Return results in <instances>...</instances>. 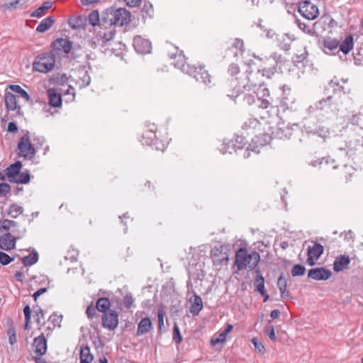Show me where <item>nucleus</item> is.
<instances>
[{"label":"nucleus","instance_id":"nucleus-47","mask_svg":"<svg viewBox=\"0 0 363 363\" xmlns=\"http://www.w3.org/2000/svg\"><path fill=\"white\" fill-rule=\"evenodd\" d=\"M329 159L328 158H321L320 160L311 162V165L313 167H319L320 168H323L325 169H328L330 167L329 166Z\"/></svg>","mask_w":363,"mask_h":363},{"label":"nucleus","instance_id":"nucleus-23","mask_svg":"<svg viewBox=\"0 0 363 363\" xmlns=\"http://www.w3.org/2000/svg\"><path fill=\"white\" fill-rule=\"evenodd\" d=\"M22 167V163L21 161H16L15 163L11 164L9 167L6 169V174L8 180L10 182H13L15 179L18 176L21 172Z\"/></svg>","mask_w":363,"mask_h":363},{"label":"nucleus","instance_id":"nucleus-32","mask_svg":"<svg viewBox=\"0 0 363 363\" xmlns=\"http://www.w3.org/2000/svg\"><path fill=\"white\" fill-rule=\"evenodd\" d=\"M52 6V2L51 1H45L42 6L38 7L36 10H35L32 13V17L40 18L46 13V11L50 9Z\"/></svg>","mask_w":363,"mask_h":363},{"label":"nucleus","instance_id":"nucleus-2","mask_svg":"<svg viewBox=\"0 0 363 363\" xmlns=\"http://www.w3.org/2000/svg\"><path fill=\"white\" fill-rule=\"evenodd\" d=\"M260 260V255L255 251L248 252L245 247H240L236 252L235 264L238 270L246 269L252 271L257 266Z\"/></svg>","mask_w":363,"mask_h":363},{"label":"nucleus","instance_id":"nucleus-53","mask_svg":"<svg viewBox=\"0 0 363 363\" xmlns=\"http://www.w3.org/2000/svg\"><path fill=\"white\" fill-rule=\"evenodd\" d=\"M14 259L13 257H11L9 255L4 252H0V263L2 265H6Z\"/></svg>","mask_w":363,"mask_h":363},{"label":"nucleus","instance_id":"nucleus-39","mask_svg":"<svg viewBox=\"0 0 363 363\" xmlns=\"http://www.w3.org/2000/svg\"><path fill=\"white\" fill-rule=\"evenodd\" d=\"M296 23L298 28L305 33H307L310 35H313L315 33V31L313 27L309 26L306 23L302 22L301 20L296 19Z\"/></svg>","mask_w":363,"mask_h":363},{"label":"nucleus","instance_id":"nucleus-40","mask_svg":"<svg viewBox=\"0 0 363 363\" xmlns=\"http://www.w3.org/2000/svg\"><path fill=\"white\" fill-rule=\"evenodd\" d=\"M89 22L93 26H96L99 25L101 23V17L100 18L99 13L98 10L92 11L89 15Z\"/></svg>","mask_w":363,"mask_h":363},{"label":"nucleus","instance_id":"nucleus-5","mask_svg":"<svg viewBox=\"0 0 363 363\" xmlns=\"http://www.w3.org/2000/svg\"><path fill=\"white\" fill-rule=\"evenodd\" d=\"M55 65V54L50 51L38 55L33 63V68L37 72L48 73L53 69Z\"/></svg>","mask_w":363,"mask_h":363},{"label":"nucleus","instance_id":"nucleus-17","mask_svg":"<svg viewBox=\"0 0 363 363\" xmlns=\"http://www.w3.org/2000/svg\"><path fill=\"white\" fill-rule=\"evenodd\" d=\"M192 72H190L189 75L193 76L196 81L203 82L205 84L211 83V75L203 67H194L192 68Z\"/></svg>","mask_w":363,"mask_h":363},{"label":"nucleus","instance_id":"nucleus-30","mask_svg":"<svg viewBox=\"0 0 363 363\" xmlns=\"http://www.w3.org/2000/svg\"><path fill=\"white\" fill-rule=\"evenodd\" d=\"M94 357L90 352V348L86 345L81 347L80 350V363H90Z\"/></svg>","mask_w":363,"mask_h":363},{"label":"nucleus","instance_id":"nucleus-4","mask_svg":"<svg viewBox=\"0 0 363 363\" xmlns=\"http://www.w3.org/2000/svg\"><path fill=\"white\" fill-rule=\"evenodd\" d=\"M340 101L335 96H328L323 98L315 104V107L310 106L309 110L316 109L319 111L324 117L330 118L336 116L339 112Z\"/></svg>","mask_w":363,"mask_h":363},{"label":"nucleus","instance_id":"nucleus-29","mask_svg":"<svg viewBox=\"0 0 363 363\" xmlns=\"http://www.w3.org/2000/svg\"><path fill=\"white\" fill-rule=\"evenodd\" d=\"M340 50L344 54H348L354 47L353 37L352 35L347 36L345 40L339 45Z\"/></svg>","mask_w":363,"mask_h":363},{"label":"nucleus","instance_id":"nucleus-50","mask_svg":"<svg viewBox=\"0 0 363 363\" xmlns=\"http://www.w3.org/2000/svg\"><path fill=\"white\" fill-rule=\"evenodd\" d=\"M33 312L36 317V322L38 324H41L42 321L45 319L43 311L39 306L33 307Z\"/></svg>","mask_w":363,"mask_h":363},{"label":"nucleus","instance_id":"nucleus-42","mask_svg":"<svg viewBox=\"0 0 363 363\" xmlns=\"http://www.w3.org/2000/svg\"><path fill=\"white\" fill-rule=\"evenodd\" d=\"M254 286L255 290L259 292L261 295L265 294L264 279L263 276H259L258 278H255Z\"/></svg>","mask_w":363,"mask_h":363},{"label":"nucleus","instance_id":"nucleus-58","mask_svg":"<svg viewBox=\"0 0 363 363\" xmlns=\"http://www.w3.org/2000/svg\"><path fill=\"white\" fill-rule=\"evenodd\" d=\"M252 343L254 345L255 348L257 352H263L264 351V345L257 338H252Z\"/></svg>","mask_w":363,"mask_h":363},{"label":"nucleus","instance_id":"nucleus-44","mask_svg":"<svg viewBox=\"0 0 363 363\" xmlns=\"http://www.w3.org/2000/svg\"><path fill=\"white\" fill-rule=\"evenodd\" d=\"M30 179V175L28 171L20 172L18 176L15 179L13 182L17 184H27L29 182Z\"/></svg>","mask_w":363,"mask_h":363},{"label":"nucleus","instance_id":"nucleus-18","mask_svg":"<svg viewBox=\"0 0 363 363\" xmlns=\"http://www.w3.org/2000/svg\"><path fill=\"white\" fill-rule=\"evenodd\" d=\"M332 276V272L324 267L311 269L308 272V277L317 281L328 280Z\"/></svg>","mask_w":363,"mask_h":363},{"label":"nucleus","instance_id":"nucleus-14","mask_svg":"<svg viewBox=\"0 0 363 363\" xmlns=\"http://www.w3.org/2000/svg\"><path fill=\"white\" fill-rule=\"evenodd\" d=\"M324 247L320 243L316 242H313V246H309L308 247V259L307 263L310 266H313L315 264V261L319 259L321 255L323 253Z\"/></svg>","mask_w":363,"mask_h":363},{"label":"nucleus","instance_id":"nucleus-21","mask_svg":"<svg viewBox=\"0 0 363 363\" xmlns=\"http://www.w3.org/2000/svg\"><path fill=\"white\" fill-rule=\"evenodd\" d=\"M16 246V238L7 233L0 236V248L3 250H10Z\"/></svg>","mask_w":363,"mask_h":363},{"label":"nucleus","instance_id":"nucleus-27","mask_svg":"<svg viewBox=\"0 0 363 363\" xmlns=\"http://www.w3.org/2000/svg\"><path fill=\"white\" fill-rule=\"evenodd\" d=\"M152 328V322L148 317L141 319L138 325L137 333L138 336L147 333Z\"/></svg>","mask_w":363,"mask_h":363},{"label":"nucleus","instance_id":"nucleus-6","mask_svg":"<svg viewBox=\"0 0 363 363\" xmlns=\"http://www.w3.org/2000/svg\"><path fill=\"white\" fill-rule=\"evenodd\" d=\"M229 251L230 248L228 245L223 244L214 246L211 251L214 264H226L228 262Z\"/></svg>","mask_w":363,"mask_h":363},{"label":"nucleus","instance_id":"nucleus-52","mask_svg":"<svg viewBox=\"0 0 363 363\" xmlns=\"http://www.w3.org/2000/svg\"><path fill=\"white\" fill-rule=\"evenodd\" d=\"M277 286L281 294L284 292V290L286 289L287 287V281L285 278L281 275L277 281Z\"/></svg>","mask_w":363,"mask_h":363},{"label":"nucleus","instance_id":"nucleus-24","mask_svg":"<svg viewBox=\"0 0 363 363\" xmlns=\"http://www.w3.org/2000/svg\"><path fill=\"white\" fill-rule=\"evenodd\" d=\"M189 302L191 303L189 309L190 313L193 315H199L203 307L201 298L194 293V296L189 298Z\"/></svg>","mask_w":363,"mask_h":363},{"label":"nucleus","instance_id":"nucleus-15","mask_svg":"<svg viewBox=\"0 0 363 363\" xmlns=\"http://www.w3.org/2000/svg\"><path fill=\"white\" fill-rule=\"evenodd\" d=\"M264 70H262L261 72L259 70L255 72L248 69L247 70L252 91L257 90L261 86H265L262 81V78L264 76Z\"/></svg>","mask_w":363,"mask_h":363},{"label":"nucleus","instance_id":"nucleus-9","mask_svg":"<svg viewBox=\"0 0 363 363\" xmlns=\"http://www.w3.org/2000/svg\"><path fill=\"white\" fill-rule=\"evenodd\" d=\"M298 11L308 20H314L319 16V10L309 1H303L298 4Z\"/></svg>","mask_w":363,"mask_h":363},{"label":"nucleus","instance_id":"nucleus-63","mask_svg":"<svg viewBox=\"0 0 363 363\" xmlns=\"http://www.w3.org/2000/svg\"><path fill=\"white\" fill-rule=\"evenodd\" d=\"M134 299L130 294H127L124 297V304L127 308H130L133 304Z\"/></svg>","mask_w":363,"mask_h":363},{"label":"nucleus","instance_id":"nucleus-60","mask_svg":"<svg viewBox=\"0 0 363 363\" xmlns=\"http://www.w3.org/2000/svg\"><path fill=\"white\" fill-rule=\"evenodd\" d=\"M243 101L247 105H252L256 103L257 99H255V96L250 94H246L244 96Z\"/></svg>","mask_w":363,"mask_h":363},{"label":"nucleus","instance_id":"nucleus-46","mask_svg":"<svg viewBox=\"0 0 363 363\" xmlns=\"http://www.w3.org/2000/svg\"><path fill=\"white\" fill-rule=\"evenodd\" d=\"M307 56H308V52L306 50V48H304L301 50L300 54H296L293 57L294 63L296 65V66H298V64L303 62L306 59Z\"/></svg>","mask_w":363,"mask_h":363},{"label":"nucleus","instance_id":"nucleus-16","mask_svg":"<svg viewBox=\"0 0 363 363\" xmlns=\"http://www.w3.org/2000/svg\"><path fill=\"white\" fill-rule=\"evenodd\" d=\"M133 46L135 51L140 54L150 53L152 49V44L147 39L141 36H135L133 39Z\"/></svg>","mask_w":363,"mask_h":363},{"label":"nucleus","instance_id":"nucleus-22","mask_svg":"<svg viewBox=\"0 0 363 363\" xmlns=\"http://www.w3.org/2000/svg\"><path fill=\"white\" fill-rule=\"evenodd\" d=\"M50 106L57 108L62 106L61 94L55 88H50L47 90Z\"/></svg>","mask_w":363,"mask_h":363},{"label":"nucleus","instance_id":"nucleus-11","mask_svg":"<svg viewBox=\"0 0 363 363\" xmlns=\"http://www.w3.org/2000/svg\"><path fill=\"white\" fill-rule=\"evenodd\" d=\"M303 128L308 136L317 135L322 138L323 140H325L326 138L330 136V133L329 128L322 125H311L310 123L306 121L303 125Z\"/></svg>","mask_w":363,"mask_h":363},{"label":"nucleus","instance_id":"nucleus-7","mask_svg":"<svg viewBox=\"0 0 363 363\" xmlns=\"http://www.w3.org/2000/svg\"><path fill=\"white\" fill-rule=\"evenodd\" d=\"M18 148L20 151L18 155L21 157L32 159L35 156L36 151L33 145L30 143L28 132L21 137L18 144Z\"/></svg>","mask_w":363,"mask_h":363},{"label":"nucleus","instance_id":"nucleus-8","mask_svg":"<svg viewBox=\"0 0 363 363\" xmlns=\"http://www.w3.org/2000/svg\"><path fill=\"white\" fill-rule=\"evenodd\" d=\"M175 52H169V57L173 60L172 64L175 67L181 69L184 73L189 74L192 72L194 66L190 65L186 62V57L182 51H179L177 48H174Z\"/></svg>","mask_w":363,"mask_h":363},{"label":"nucleus","instance_id":"nucleus-61","mask_svg":"<svg viewBox=\"0 0 363 363\" xmlns=\"http://www.w3.org/2000/svg\"><path fill=\"white\" fill-rule=\"evenodd\" d=\"M8 335H9V342L11 345H14L17 340H16V331L14 328L9 329L8 331Z\"/></svg>","mask_w":363,"mask_h":363},{"label":"nucleus","instance_id":"nucleus-49","mask_svg":"<svg viewBox=\"0 0 363 363\" xmlns=\"http://www.w3.org/2000/svg\"><path fill=\"white\" fill-rule=\"evenodd\" d=\"M306 272V268L301 264H295L291 269V275L293 277L303 275Z\"/></svg>","mask_w":363,"mask_h":363},{"label":"nucleus","instance_id":"nucleus-3","mask_svg":"<svg viewBox=\"0 0 363 363\" xmlns=\"http://www.w3.org/2000/svg\"><path fill=\"white\" fill-rule=\"evenodd\" d=\"M225 89L227 96L232 99H236L245 91H252L247 72L239 78L232 79Z\"/></svg>","mask_w":363,"mask_h":363},{"label":"nucleus","instance_id":"nucleus-54","mask_svg":"<svg viewBox=\"0 0 363 363\" xmlns=\"http://www.w3.org/2000/svg\"><path fill=\"white\" fill-rule=\"evenodd\" d=\"M265 334L272 340H276L277 337L274 332V328L272 325H269L265 328Z\"/></svg>","mask_w":363,"mask_h":363},{"label":"nucleus","instance_id":"nucleus-19","mask_svg":"<svg viewBox=\"0 0 363 363\" xmlns=\"http://www.w3.org/2000/svg\"><path fill=\"white\" fill-rule=\"evenodd\" d=\"M363 147V136L361 138H354L349 141L345 148L340 147V150H345L346 155L352 157L354 155L355 151Z\"/></svg>","mask_w":363,"mask_h":363},{"label":"nucleus","instance_id":"nucleus-1","mask_svg":"<svg viewBox=\"0 0 363 363\" xmlns=\"http://www.w3.org/2000/svg\"><path fill=\"white\" fill-rule=\"evenodd\" d=\"M130 13L125 8L110 7L101 15V23L104 26H123L130 22Z\"/></svg>","mask_w":363,"mask_h":363},{"label":"nucleus","instance_id":"nucleus-57","mask_svg":"<svg viewBox=\"0 0 363 363\" xmlns=\"http://www.w3.org/2000/svg\"><path fill=\"white\" fill-rule=\"evenodd\" d=\"M142 11L145 13L147 16H150L153 13L152 5L150 2H145Z\"/></svg>","mask_w":363,"mask_h":363},{"label":"nucleus","instance_id":"nucleus-43","mask_svg":"<svg viewBox=\"0 0 363 363\" xmlns=\"http://www.w3.org/2000/svg\"><path fill=\"white\" fill-rule=\"evenodd\" d=\"M156 138L155 133L152 130H147L143 136L142 143L147 145H152Z\"/></svg>","mask_w":363,"mask_h":363},{"label":"nucleus","instance_id":"nucleus-25","mask_svg":"<svg viewBox=\"0 0 363 363\" xmlns=\"http://www.w3.org/2000/svg\"><path fill=\"white\" fill-rule=\"evenodd\" d=\"M350 259L347 255H340L337 257L333 263V270L336 272H341L348 267Z\"/></svg>","mask_w":363,"mask_h":363},{"label":"nucleus","instance_id":"nucleus-64","mask_svg":"<svg viewBox=\"0 0 363 363\" xmlns=\"http://www.w3.org/2000/svg\"><path fill=\"white\" fill-rule=\"evenodd\" d=\"M243 46H244V43L242 40H240V39H235L233 44V47L236 48L237 50H239V52L240 53H242L243 52Z\"/></svg>","mask_w":363,"mask_h":363},{"label":"nucleus","instance_id":"nucleus-26","mask_svg":"<svg viewBox=\"0 0 363 363\" xmlns=\"http://www.w3.org/2000/svg\"><path fill=\"white\" fill-rule=\"evenodd\" d=\"M91 82V77L88 74V72L84 69H79L77 71V79L76 80L77 84H78L80 89L84 88L89 85Z\"/></svg>","mask_w":363,"mask_h":363},{"label":"nucleus","instance_id":"nucleus-33","mask_svg":"<svg viewBox=\"0 0 363 363\" xmlns=\"http://www.w3.org/2000/svg\"><path fill=\"white\" fill-rule=\"evenodd\" d=\"M242 128L245 130L260 129L261 123L257 119L254 118H248L242 125Z\"/></svg>","mask_w":363,"mask_h":363},{"label":"nucleus","instance_id":"nucleus-20","mask_svg":"<svg viewBox=\"0 0 363 363\" xmlns=\"http://www.w3.org/2000/svg\"><path fill=\"white\" fill-rule=\"evenodd\" d=\"M34 352L38 356H42L47 352V340L42 333L33 340Z\"/></svg>","mask_w":363,"mask_h":363},{"label":"nucleus","instance_id":"nucleus-34","mask_svg":"<svg viewBox=\"0 0 363 363\" xmlns=\"http://www.w3.org/2000/svg\"><path fill=\"white\" fill-rule=\"evenodd\" d=\"M110 306V301L107 298H100L97 300L96 303V309L99 311L102 312L104 314L108 312V310L109 309Z\"/></svg>","mask_w":363,"mask_h":363},{"label":"nucleus","instance_id":"nucleus-59","mask_svg":"<svg viewBox=\"0 0 363 363\" xmlns=\"http://www.w3.org/2000/svg\"><path fill=\"white\" fill-rule=\"evenodd\" d=\"M18 6H20V5H19L18 0H14V1L4 4L2 6L5 9L11 10V9H16Z\"/></svg>","mask_w":363,"mask_h":363},{"label":"nucleus","instance_id":"nucleus-36","mask_svg":"<svg viewBox=\"0 0 363 363\" xmlns=\"http://www.w3.org/2000/svg\"><path fill=\"white\" fill-rule=\"evenodd\" d=\"M323 44L324 48H327L328 50L333 51L339 47L340 43L337 39L328 37L323 40Z\"/></svg>","mask_w":363,"mask_h":363},{"label":"nucleus","instance_id":"nucleus-28","mask_svg":"<svg viewBox=\"0 0 363 363\" xmlns=\"http://www.w3.org/2000/svg\"><path fill=\"white\" fill-rule=\"evenodd\" d=\"M5 105L9 111H15L20 109L21 108L18 106L16 96L10 92H6L4 96Z\"/></svg>","mask_w":363,"mask_h":363},{"label":"nucleus","instance_id":"nucleus-56","mask_svg":"<svg viewBox=\"0 0 363 363\" xmlns=\"http://www.w3.org/2000/svg\"><path fill=\"white\" fill-rule=\"evenodd\" d=\"M62 315H56V314H52L49 318V320L50 322H52V323L53 324L54 327H55L57 325L60 326V323L62 322Z\"/></svg>","mask_w":363,"mask_h":363},{"label":"nucleus","instance_id":"nucleus-31","mask_svg":"<svg viewBox=\"0 0 363 363\" xmlns=\"http://www.w3.org/2000/svg\"><path fill=\"white\" fill-rule=\"evenodd\" d=\"M54 22L55 19L51 16L44 18L37 26L36 31L38 33H44L52 27Z\"/></svg>","mask_w":363,"mask_h":363},{"label":"nucleus","instance_id":"nucleus-45","mask_svg":"<svg viewBox=\"0 0 363 363\" xmlns=\"http://www.w3.org/2000/svg\"><path fill=\"white\" fill-rule=\"evenodd\" d=\"M115 34L116 32L113 30L105 32L104 35L99 39V41L101 42L102 46L107 45L108 42L113 39Z\"/></svg>","mask_w":363,"mask_h":363},{"label":"nucleus","instance_id":"nucleus-51","mask_svg":"<svg viewBox=\"0 0 363 363\" xmlns=\"http://www.w3.org/2000/svg\"><path fill=\"white\" fill-rule=\"evenodd\" d=\"M173 340L177 344H179L182 341V336L177 324H174L173 328Z\"/></svg>","mask_w":363,"mask_h":363},{"label":"nucleus","instance_id":"nucleus-48","mask_svg":"<svg viewBox=\"0 0 363 363\" xmlns=\"http://www.w3.org/2000/svg\"><path fill=\"white\" fill-rule=\"evenodd\" d=\"M290 41V38L288 37V35L286 34H284L281 36V39L279 40V46L281 49L287 51L290 49L291 47Z\"/></svg>","mask_w":363,"mask_h":363},{"label":"nucleus","instance_id":"nucleus-38","mask_svg":"<svg viewBox=\"0 0 363 363\" xmlns=\"http://www.w3.org/2000/svg\"><path fill=\"white\" fill-rule=\"evenodd\" d=\"M271 137L269 134H263L261 135H256L252 138V141L257 145L264 146L269 143Z\"/></svg>","mask_w":363,"mask_h":363},{"label":"nucleus","instance_id":"nucleus-13","mask_svg":"<svg viewBox=\"0 0 363 363\" xmlns=\"http://www.w3.org/2000/svg\"><path fill=\"white\" fill-rule=\"evenodd\" d=\"M118 325V315L116 311L110 310L102 315V325L110 330H113Z\"/></svg>","mask_w":363,"mask_h":363},{"label":"nucleus","instance_id":"nucleus-35","mask_svg":"<svg viewBox=\"0 0 363 363\" xmlns=\"http://www.w3.org/2000/svg\"><path fill=\"white\" fill-rule=\"evenodd\" d=\"M38 254L36 251H33L28 255L22 258V262L25 267L32 266L38 261Z\"/></svg>","mask_w":363,"mask_h":363},{"label":"nucleus","instance_id":"nucleus-62","mask_svg":"<svg viewBox=\"0 0 363 363\" xmlns=\"http://www.w3.org/2000/svg\"><path fill=\"white\" fill-rule=\"evenodd\" d=\"M96 308L92 306H89L86 310V314L89 319H92L96 313Z\"/></svg>","mask_w":363,"mask_h":363},{"label":"nucleus","instance_id":"nucleus-41","mask_svg":"<svg viewBox=\"0 0 363 363\" xmlns=\"http://www.w3.org/2000/svg\"><path fill=\"white\" fill-rule=\"evenodd\" d=\"M23 209L21 206H20L17 204H12L9 206L7 213L11 218H16L20 214H21L23 213Z\"/></svg>","mask_w":363,"mask_h":363},{"label":"nucleus","instance_id":"nucleus-37","mask_svg":"<svg viewBox=\"0 0 363 363\" xmlns=\"http://www.w3.org/2000/svg\"><path fill=\"white\" fill-rule=\"evenodd\" d=\"M9 89L15 92L18 94L19 96L26 99V101H29L30 98L28 94L24 90L21 86L17 84H12L9 86Z\"/></svg>","mask_w":363,"mask_h":363},{"label":"nucleus","instance_id":"nucleus-12","mask_svg":"<svg viewBox=\"0 0 363 363\" xmlns=\"http://www.w3.org/2000/svg\"><path fill=\"white\" fill-rule=\"evenodd\" d=\"M52 53L55 55L68 54L72 49V42L67 39L58 38L52 43Z\"/></svg>","mask_w":363,"mask_h":363},{"label":"nucleus","instance_id":"nucleus-10","mask_svg":"<svg viewBox=\"0 0 363 363\" xmlns=\"http://www.w3.org/2000/svg\"><path fill=\"white\" fill-rule=\"evenodd\" d=\"M257 96V107L262 109L268 108L272 103V98L270 96L269 90L266 86H261L253 91Z\"/></svg>","mask_w":363,"mask_h":363},{"label":"nucleus","instance_id":"nucleus-55","mask_svg":"<svg viewBox=\"0 0 363 363\" xmlns=\"http://www.w3.org/2000/svg\"><path fill=\"white\" fill-rule=\"evenodd\" d=\"M78 252L72 250L67 252V255L65 256V259L70 260L72 262H76L77 259Z\"/></svg>","mask_w":363,"mask_h":363}]
</instances>
